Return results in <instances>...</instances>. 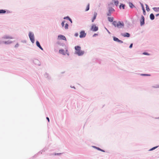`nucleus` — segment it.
Masks as SVG:
<instances>
[{"instance_id":"4c0bfd02","label":"nucleus","mask_w":159,"mask_h":159,"mask_svg":"<svg viewBox=\"0 0 159 159\" xmlns=\"http://www.w3.org/2000/svg\"><path fill=\"white\" fill-rule=\"evenodd\" d=\"M111 12H109L108 13V14H107V15L109 16H110L111 15Z\"/></svg>"},{"instance_id":"c9c22d12","label":"nucleus","mask_w":159,"mask_h":159,"mask_svg":"<svg viewBox=\"0 0 159 159\" xmlns=\"http://www.w3.org/2000/svg\"><path fill=\"white\" fill-rule=\"evenodd\" d=\"M98 35V34H95L93 36V37H95L96 36H97Z\"/></svg>"},{"instance_id":"393cba45","label":"nucleus","mask_w":159,"mask_h":159,"mask_svg":"<svg viewBox=\"0 0 159 159\" xmlns=\"http://www.w3.org/2000/svg\"><path fill=\"white\" fill-rule=\"evenodd\" d=\"M68 25L66 23L65 24V29H68Z\"/></svg>"},{"instance_id":"c85d7f7f","label":"nucleus","mask_w":159,"mask_h":159,"mask_svg":"<svg viewBox=\"0 0 159 159\" xmlns=\"http://www.w3.org/2000/svg\"><path fill=\"white\" fill-rule=\"evenodd\" d=\"M141 75L143 76H149L150 75L147 74H141Z\"/></svg>"},{"instance_id":"2f4dec72","label":"nucleus","mask_w":159,"mask_h":159,"mask_svg":"<svg viewBox=\"0 0 159 159\" xmlns=\"http://www.w3.org/2000/svg\"><path fill=\"white\" fill-rule=\"evenodd\" d=\"M132 46H133V44H132V43H131V44L130 45V46H129V48H131L132 47Z\"/></svg>"},{"instance_id":"4468645a","label":"nucleus","mask_w":159,"mask_h":159,"mask_svg":"<svg viewBox=\"0 0 159 159\" xmlns=\"http://www.w3.org/2000/svg\"><path fill=\"white\" fill-rule=\"evenodd\" d=\"M153 9L156 12L159 11V7H154Z\"/></svg>"},{"instance_id":"1a4fd4ad","label":"nucleus","mask_w":159,"mask_h":159,"mask_svg":"<svg viewBox=\"0 0 159 159\" xmlns=\"http://www.w3.org/2000/svg\"><path fill=\"white\" fill-rule=\"evenodd\" d=\"M36 45L37 46L39 47L42 50H43V48H42V47L40 46L39 43L38 41H37L36 42Z\"/></svg>"},{"instance_id":"4be33fe9","label":"nucleus","mask_w":159,"mask_h":159,"mask_svg":"<svg viewBox=\"0 0 159 159\" xmlns=\"http://www.w3.org/2000/svg\"><path fill=\"white\" fill-rule=\"evenodd\" d=\"M145 5H146V10L148 11H149V10H150V9H149L148 6L147 4H146Z\"/></svg>"},{"instance_id":"f3484780","label":"nucleus","mask_w":159,"mask_h":159,"mask_svg":"<svg viewBox=\"0 0 159 159\" xmlns=\"http://www.w3.org/2000/svg\"><path fill=\"white\" fill-rule=\"evenodd\" d=\"M114 4L116 6H117L119 4V2L118 1L113 0Z\"/></svg>"},{"instance_id":"bb28decb","label":"nucleus","mask_w":159,"mask_h":159,"mask_svg":"<svg viewBox=\"0 0 159 159\" xmlns=\"http://www.w3.org/2000/svg\"><path fill=\"white\" fill-rule=\"evenodd\" d=\"M157 147H158V146H156V147H153V148H151V149H150L149 151L153 150L155 149H156V148H157Z\"/></svg>"},{"instance_id":"e433bc0d","label":"nucleus","mask_w":159,"mask_h":159,"mask_svg":"<svg viewBox=\"0 0 159 159\" xmlns=\"http://www.w3.org/2000/svg\"><path fill=\"white\" fill-rule=\"evenodd\" d=\"M11 43V42H8V43H7L6 42H4V43H8H8Z\"/></svg>"},{"instance_id":"2eb2a0df","label":"nucleus","mask_w":159,"mask_h":159,"mask_svg":"<svg viewBox=\"0 0 159 159\" xmlns=\"http://www.w3.org/2000/svg\"><path fill=\"white\" fill-rule=\"evenodd\" d=\"M141 5L142 7V10L143 11V14L144 15H145V14L146 12H145V10L144 8L143 5L142 4H141Z\"/></svg>"},{"instance_id":"aec40b11","label":"nucleus","mask_w":159,"mask_h":159,"mask_svg":"<svg viewBox=\"0 0 159 159\" xmlns=\"http://www.w3.org/2000/svg\"><path fill=\"white\" fill-rule=\"evenodd\" d=\"M89 4H88L86 7V8L85 11H88L89 10Z\"/></svg>"},{"instance_id":"72a5a7b5","label":"nucleus","mask_w":159,"mask_h":159,"mask_svg":"<svg viewBox=\"0 0 159 159\" xmlns=\"http://www.w3.org/2000/svg\"><path fill=\"white\" fill-rule=\"evenodd\" d=\"M75 36L77 37L78 36V34L77 33H75Z\"/></svg>"},{"instance_id":"ddd939ff","label":"nucleus","mask_w":159,"mask_h":159,"mask_svg":"<svg viewBox=\"0 0 159 159\" xmlns=\"http://www.w3.org/2000/svg\"><path fill=\"white\" fill-rule=\"evenodd\" d=\"M150 18L152 20H153L154 19V16L153 14L152 13L150 15Z\"/></svg>"},{"instance_id":"0eeeda50","label":"nucleus","mask_w":159,"mask_h":159,"mask_svg":"<svg viewBox=\"0 0 159 159\" xmlns=\"http://www.w3.org/2000/svg\"><path fill=\"white\" fill-rule=\"evenodd\" d=\"M58 38L61 39L66 40V39L64 36L62 35H59L58 36Z\"/></svg>"},{"instance_id":"7c9ffc66","label":"nucleus","mask_w":159,"mask_h":159,"mask_svg":"<svg viewBox=\"0 0 159 159\" xmlns=\"http://www.w3.org/2000/svg\"><path fill=\"white\" fill-rule=\"evenodd\" d=\"M19 45L18 43H17L15 46V48H17L19 46Z\"/></svg>"},{"instance_id":"9d476101","label":"nucleus","mask_w":159,"mask_h":159,"mask_svg":"<svg viewBox=\"0 0 159 159\" xmlns=\"http://www.w3.org/2000/svg\"><path fill=\"white\" fill-rule=\"evenodd\" d=\"M97 15V13L96 12H95L94 13L93 17V18L92 20V22H93L94 20L96 19Z\"/></svg>"},{"instance_id":"20e7f679","label":"nucleus","mask_w":159,"mask_h":159,"mask_svg":"<svg viewBox=\"0 0 159 159\" xmlns=\"http://www.w3.org/2000/svg\"><path fill=\"white\" fill-rule=\"evenodd\" d=\"M79 37L80 38L85 37L86 35V33L84 30L81 31L80 33Z\"/></svg>"},{"instance_id":"a878e982","label":"nucleus","mask_w":159,"mask_h":159,"mask_svg":"<svg viewBox=\"0 0 159 159\" xmlns=\"http://www.w3.org/2000/svg\"><path fill=\"white\" fill-rule=\"evenodd\" d=\"M66 18H68L69 20L71 22V23H72V21L71 20L69 17H65L64 19H66Z\"/></svg>"},{"instance_id":"f257e3e1","label":"nucleus","mask_w":159,"mask_h":159,"mask_svg":"<svg viewBox=\"0 0 159 159\" xmlns=\"http://www.w3.org/2000/svg\"><path fill=\"white\" fill-rule=\"evenodd\" d=\"M75 48L76 50L75 53L78 55L81 56L84 53V51L81 50V47L80 46H75Z\"/></svg>"},{"instance_id":"f8f14e48","label":"nucleus","mask_w":159,"mask_h":159,"mask_svg":"<svg viewBox=\"0 0 159 159\" xmlns=\"http://www.w3.org/2000/svg\"><path fill=\"white\" fill-rule=\"evenodd\" d=\"M59 53L63 55H65V54L64 52V50L63 49H60L59 50Z\"/></svg>"},{"instance_id":"79ce46f5","label":"nucleus","mask_w":159,"mask_h":159,"mask_svg":"<svg viewBox=\"0 0 159 159\" xmlns=\"http://www.w3.org/2000/svg\"><path fill=\"white\" fill-rule=\"evenodd\" d=\"M98 149L100 150V148H98Z\"/></svg>"},{"instance_id":"c756f323","label":"nucleus","mask_w":159,"mask_h":159,"mask_svg":"<svg viewBox=\"0 0 159 159\" xmlns=\"http://www.w3.org/2000/svg\"><path fill=\"white\" fill-rule=\"evenodd\" d=\"M119 43H123V42L121 41V40H119V41H118V42Z\"/></svg>"},{"instance_id":"6ab92c4d","label":"nucleus","mask_w":159,"mask_h":159,"mask_svg":"<svg viewBox=\"0 0 159 159\" xmlns=\"http://www.w3.org/2000/svg\"><path fill=\"white\" fill-rule=\"evenodd\" d=\"M113 40L114 41L118 42L119 39L117 38L114 37H113Z\"/></svg>"},{"instance_id":"b1692460","label":"nucleus","mask_w":159,"mask_h":159,"mask_svg":"<svg viewBox=\"0 0 159 159\" xmlns=\"http://www.w3.org/2000/svg\"><path fill=\"white\" fill-rule=\"evenodd\" d=\"M121 6H122V7L123 9H124L125 8V5L124 4H122L121 5H120V7H119L120 8H121Z\"/></svg>"},{"instance_id":"a19ab883","label":"nucleus","mask_w":159,"mask_h":159,"mask_svg":"<svg viewBox=\"0 0 159 159\" xmlns=\"http://www.w3.org/2000/svg\"><path fill=\"white\" fill-rule=\"evenodd\" d=\"M159 15V13L156 14V16H158Z\"/></svg>"},{"instance_id":"6e6552de","label":"nucleus","mask_w":159,"mask_h":159,"mask_svg":"<svg viewBox=\"0 0 159 159\" xmlns=\"http://www.w3.org/2000/svg\"><path fill=\"white\" fill-rule=\"evenodd\" d=\"M4 39H12L13 38L9 35H5L3 37Z\"/></svg>"},{"instance_id":"39448f33","label":"nucleus","mask_w":159,"mask_h":159,"mask_svg":"<svg viewBox=\"0 0 159 159\" xmlns=\"http://www.w3.org/2000/svg\"><path fill=\"white\" fill-rule=\"evenodd\" d=\"M98 30V28L95 25H92L91 28V30L93 31H96Z\"/></svg>"},{"instance_id":"ea45409f","label":"nucleus","mask_w":159,"mask_h":159,"mask_svg":"<svg viewBox=\"0 0 159 159\" xmlns=\"http://www.w3.org/2000/svg\"><path fill=\"white\" fill-rule=\"evenodd\" d=\"M100 151H102L103 152H104V151L103 150H102L101 149H100Z\"/></svg>"},{"instance_id":"a211bd4d","label":"nucleus","mask_w":159,"mask_h":159,"mask_svg":"<svg viewBox=\"0 0 159 159\" xmlns=\"http://www.w3.org/2000/svg\"><path fill=\"white\" fill-rule=\"evenodd\" d=\"M6 12V11L3 10H0V13H5Z\"/></svg>"},{"instance_id":"58836bf2","label":"nucleus","mask_w":159,"mask_h":159,"mask_svg":"<svg viewBox=\"0 0 159 159\" xmlns=\"http://www.w3.org/2000/svg\"><path fill=\"white\" fill-rule=\"evenodd\" d=\"M46 119H47V120H48V121L49 122V118L48 117H47L46 118Z\"/></svg>"},{"instance_id":"5701e85b","label":"nucleus","mask_w":159,"mask_h":159,"mask_svg":"<svg viewBox=\"0 0 159 159\" xmlns=\"http://www.w3.org/2000/svg\"><path fill=\"white\" fill-rule=\"evenodd\" d=\"M129 6L131 8H133L134 7L133 4L131 3H129Z\"/></svg>"},{"instance_id":"cd10ccee","label":"nucleus","mask_w":159,"mask_h":159,"mask_svg":"<svg viewBox=\"0 0 159 159\" xmlns=\"http://www.w3.org/2000/svg\"><path fill=\"white\" fill-rule=\"evenodd\" d=\"M66 22V21L65 20H63V21L62 22V23H61V25L62 26V27H63L64 26V23H65Z\"/></svg>"},{"instance_id":"dca6fc26","label":"nucleus","mask_w":159,"mask_h":159,"mask_svg":"<svg viewBox=\"0 0 159 159\" xmlns=\"http://www.w3.org/2000/svg\"><path fill=\"white\" fill-rule=\"evenodd\" d=\"M108 19L109 21L111 22H113V17H108Z\"/></svg>"},{"instance_id":"7ed1b4c3","label":"nucleus","mask_w":159,"mask_h":159,"mask_svg":"<svg viewBox=\"0 0 159 159\" xmlns=\"http://www.w3.org/2000/svg\"><path fill=\"white\" fill-rule=\"evenodd\" d=\"M29 37L30 38V39L31 41V42L34 43V34L33 33H32L31 32H30L29 33Z\"/></svg>"},{"instance_id":"f03ea898","label":"nucleus","mask_w":159,"mask_h":159,"mask_svg":"<svg viewBox=\"0 0 159 159\" xmlns=\"http://www.w3.org/2000/svg\"><path fill=\"white\" fill-rule=\"evenodd\" d=\"M112 24L115 27H117L118 28H122L124 26L123 23H121L120 21L117 23L116 21H114L112 22Z\"/></svg>"},{"instance_id":"9b49d317","label":"nucleus","mask_w":159,"mask_h":159,"mask_svg":"<svg viewBox=\"0 0 159 159\" xmlns=\"http://www.w3.org/2000/svg\"><path fill=\"white\" fill-rule=\"evenodd\" d=\"M122 35L124 37H129L130 36V34L128 33H126L122 34Z\"/></svg>"},{"instance_id":"412c9836","label":"nucleus","mask_w":159,"mask_h":159,"mask_svg":"<svg viewBox=\"0 0 159 159\" xmlns=\"http://www.w3.org/2000/svg\"><path fill=\"white\" fill-rule=\"evenodd\" d=\"M114 11V9L112 8H109V12H110L111 13V12H112Z\"/></svg>"},{"instance_id":"f704fd0d","label":"nucleus","mask_w":159,"mask_h":159,"mask_svg":"<svg viewBox=\"0 0 159 159\" xmlns=\"http://www.w3.org/2000/svg\"><path fill=\"white\" fill-rule=\"evenodd\" d=\"M143 54H144V55H149V54L148 53H147V52H144V53H143Z\"/></svg>"},{"instance_id":"423d86ee","label":"nucleus","mask_w":159,"mask_h":159,"mask_svg":"<svg viewBox=\"0 0 159 159\" xmlns=\"http://www.w3.org/2000/svg\"><path fill=\"white\" fill-rule=\"evenodd\" d=\"M140 24L141 25H142L144 24V18L143 16H141V19L140 20Z\"/></svg>"},{"instance_id":"473e14b6","label":"nucleus","mask_w":159,"mask_h":159,"mask_svg":"<svg viewBox=\"0 0 159 159\" xmlns=\"http://www.w3.org/2000/svg\"><path fill=\"white\" fill-rule=\"evenodd\" d=\"M66 54L68 55H69L68 52L67 50H66Z\"/></svg>"}]
</instances>
